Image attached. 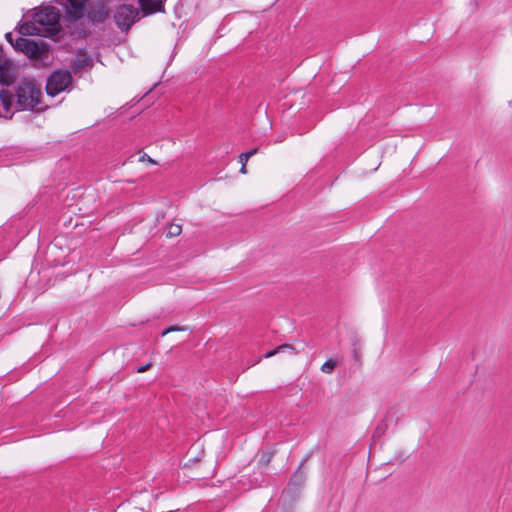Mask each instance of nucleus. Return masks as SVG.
<instances>
[{
    "label": "nucleus",
    "mask_w": 512,
    "mask_h": 512,
    "mask_svg": "<svg viewBox=\"0 0 512 512\" xmlns=\"http://www.w3.org/2000/svg\"><path fill=\"white\" fill-rule=\"evenodd\" d=\"M72 82V75L69 71H55L47 80L46 92L50 96H56L67 89Z\"/></svg>",
    "instance_id": "obj_4"
},
{
    "label": "nucleus",
    "mask_w": 512,
    "mask_h": 512,
    "mask_svg": "<svg viewBox=\"0 0 512 512\" xmlns=\"http://www.w3.org/2000/svg\"><path fill=\"white\" fill-rule=\"evenodd\" d=\"M140 161H148L152 164H155V161L153 159H151L147 154H144L143 156H141Z\"/></svg>",
    "instance_id": "obj_18"
},
{
    "label": "nucleus",
    "mask_w": 512,
    "mask_h": 512,
    "mask_svg": "<svg viewBox=\"0 0 512 512\" xmlns=\"http://www.w3.org/2000/svg\"><path fill=\"white\" fill-rule=\"evenodd\" d=\"M277 351H278V353L286 352V351H294V348L290 344H283V345H280L277 347Z\"/></svg>",
    "instance_id": "obj_16"
},
{
    "label": "nucleus",
    "mask_w": 512,
    "mask_h": 512,
    "mask_svg": "<svg viewBox=\"0 0 512 512\" xmlns=\"http://www.w3.org/2000/svg\"><path fill=\"white\" fill-rule=\"evenodd\" d=\"M19 33L24 36L30 35H43V30L39 27L38 23L33 19L32 22H24L20 24Z\"/></svg>",
    "instance_id": "obj_8"
},
{
    "label": "nucleus",
    "mask_w": 512,
    "mask_h": 512,
    "mask_svg": "<svg viewBox=\"0 0 512 512\" xmlns=\"http://www.w3.org/2000/svg\"><path fill=\"white\" fill-rule=\"evenodd\" d=\"M182 232V227L179 224H170L167 230V236L168 237H175L180 235Z\"/></svg>",
    "instance_id": "obj_13"
},
{
    "label": "nucleus",
    "mask_w": 512,
    "mask_h": 512,
    "mask_svg": "<svg viewBox=\"0 0 512 512\" xmlns=\"http://www.w3.org/2000/svg\"><path fill=\"white\" fill-rule=\"evenodd\" d=\"M150 366H151V364H150V363L145 364V365H143V366H140V367L137 369V371H138L139 373L145 372V371H147V370L150 368Z\"/></svg>",
    "instance_id": "obj_19"
},
{
    "label": "nucleus",
    "mask_w": 512,
    "mask_h": 512,
    "mask_svg": "<svg viewBox=\"0 0 512 512\" xmlns=\"http://www.w3.org/2000/svg\"><path fill=\"white\" fill-rule=\"evenodd\" d=\"M116 25L122 31H128L130 27L140 19V11L131 4H124L117 8L114 15Z\"/></svg>",
    "instance_id": "obj_3"
},
{
    "label": "nucleus",
    "mask_w": 512,
    "mask_h": 512,
    "mask_svg": "<svg viewBox=\"0 0 512 512\" xmlns=\"http://www.w3.org/2000/svg\"><path fill=\"white\" fill-rule=\"evenodd\" d=\"M0 82L9 85L12 82L9 67L6 64H0Z\"/></svg>",
    "instance_id": "obj_11"
},
{
    "label": "nucleus",
    "mask_w": 512,
    "mask_h": 512,
    "mask_svg": "<svg viewBox=\"0 0 512 512\" xmlns=\"http://www.w3.org/2000/svg\"><path fill=\"white\" fill-rule=\"evenodd\" d=\"M13 99H14V95L9 90L2 89L0 91V101L2 103L3 108L6 111L10 110L12 103H13Z\"/></svg>",
    "instance_id": "obj_10"
},
{
    "label": "nucleus",
    "mask_w": 512,
    "mask_h": 512,
    "mask_svg": "<svg viewBox=\"0 0 512 512\" xmlns=\"http://www.w3.org/2000/svg\"><path fill=\"white\" fill-rule=\"evenodd\" d=\"M337 365V362L334 359L327 360L322 366L321 371L326 374H330L333 372Z\"/></svg>",
    "instance_id": "obj_12"
},
{
    "label": "nucleus",
    "mask_w": 512,
    "mask_h": 512,
    "mask_svg": "<svg viewBox=\"0 0 512 512\" xmlns=\"http://www.w3.org/2000/svg\"><path fill=\"white\" fill-rule=\"evenodd\" d=\"M42 91L39 85L33 81H23L16 88V107L18 110H32L36 112L43 111L44 107H39Z\"/></svg>",
    "instance_id": "obj_1"
},
{
    "label": "nucleus",
    "mask_w": 512,
    "mask_h": 512,
    "mask_svg": "<svg viewBox=\"0 0 512 512\" xmlns=\"http://www.w3.org/2000/svg\"><path fill=\"white\" fill-rule=\"evenodd\" d=\"M139 4L141 6L143 16L155 12H162L164 10V4L162 0H139Z\"/></svg>",
    "instance_id": "obj_7"
},
{
    "label": "nucleus",
    "mask_w": 512,
    "mask_h": 512,
    "mask_svg": "<svg viewBox=\"0 0 512 512\" xmlns=\"http://www.w3.org/2000/svg\"><path fill=\"white\" fill-rule=\"evenodd\" d=\"M240 173L245 174L246 173V164H242L240 168Z\"/></svg>",
    "instance_id": "obj_21"
},
{
    "label": "nucleus",
    "mask_w": 512,
    "mask_h": 512,
    "mask_svg": "<svg viewBox=\"0 0 512 512\" xmlns=\"http://www.w3.org/2000/svg\"><path fill=\"white\" fill-rule=\"evenodd\" d=\"M33 19L43 30V36H54L59 32V11L53 6H47L34 13Z\"/></svg>",
    "instance_id": "obj_2"
},
{
    "label": "nucleus",
    "mask_w": 512,
    "mask_h": 512,
    "mask_svg": "<svg viewBox=\"0 0 512 512\" xmlns=\"http://www.w3.org/2000/svg\"><path fill=\"white\" fill-rule=\"evenodd\" d=\"M276 354H278L277 348H275L274 350L268 351V352L264 355V357H265V358H270V357L275 356Z\"/></svg>",
    "instance_id": "obj_17"
},
{
    "label": "nucleus",
    "mask_w": 512,
    "mask_h": 512,
    "mask_svg": "<svg viewBox=\"0 0 512 512\" xmlns=\"http://www.w3.org/2000/svg\"><path fill=\"white\" fill-rule=\"evenodd\" d=\"M5 37H6L7 41H8L12 46H13V44H15V41H13V39H12V34H11V33H7Z\"/></svg>",
    "instance_id": "obj_20"
},
{
    "label": "nucleus",
    "mask_w": 512,
    "mask_h": 512,
    "mask_svg": "<svg viewBox=\"0 0 512 512\" xmlns=\"http://www.w3.org/2000/svg\"><path fill=\"white\" fill-rule=\"evenodd\" d=\"M15 50L24 53L26 56L32 59L41 58L46 52V45L43 42H36L34 40L26 38H17L15 44H13Z\"/></svg>",
    "instance_id": "obj_5"
},
{
    "label": "nucleus",
    "mask_w": 512,
    "mask_h": 512,
    "mask_svg": "<svg viewBox=\"0 0 512 512\" xmlns=\"http://www.w3.org/2000/svg\"><path fill=\"white\" fill-rule=\"evenodd\" d=\"M257 149H252L246 153H242L240 156H239V162L241 164H246L247 161L249 160L250 157H252L253 155H255L257 153Z\"/></svg>",
    "instance_id": "obj_14"
},
{
    "label": "nucleus",
    "mask_w": 512,
    "mask_h": 512,
    "mask_svg": "<svg viewBox=\"0 0 512 512\" xmlns=\"http://www.w3.org/2000/svg\"><path fill=\"white\" fill-rule=\"evenodd\" d=\"M88 16L92 21L102 22L108 17V10L101 4L96 10L88 11Z\"/></svg>",
    "instance_id": "obj_9"
},
{
    "label": "nucleus",
    "mask_w": 512,
    "mask_h": 512,
    "mask_svg": "<svg viewBox=\"0 0 512 512\" xmlns=\"http://www.w3.org/2000/svg\"><path fill=\"white\" fill-rule=\"evenodd\" d=\"M87 1L88 0H67V13L69 16L75 20L81 18L84 15Z\"/></svg>",
    "instance_id": "obj_6"
},
{
    "label": "nucleus",
    "mask_w": 512,
    "mask_h": 512,
    "mask_svg": "<svg viewBox=\"0 0 512 512\" xmlns=\"http://www.w3.org/2000/svg\"><path fill=\"white\" fill-rule=\"evenodd\" d=\"M183 330H185L184 327L171 326V327H168L165 330H163L162 333H161V336L164 337V336H166L170 332H173V331H183Z\"/></svg>",
    "instance_id": "obj_15"
}]
</instances>
